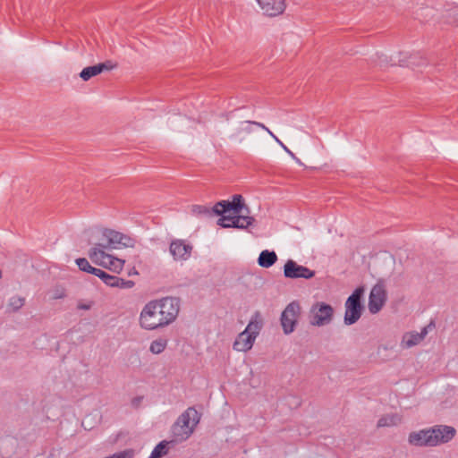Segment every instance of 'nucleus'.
<instances>
[{"instance_id":"f257e3e1","label":"nucleus","mask_w":458,"mask_h":458,"mask_svg":"<svg viewBox=\"0 0 458 458\" xmlns=\"http://www.w3.org/2000/svg\"><path fill=\"white\" fill-rule=\"evenodd\" d=\"M93 237L98 240V242H94V246L88 252L90 260L113 272H121L124 260L109 254L108 251L131 246L132 240L119 232L108 229L96 231Z\"/></svg>"},{"instance_id":"f03ea898","label":"nucleus","mask_w":458,"mask_h":458,"mask_svg":"<svg viewBox=\"0 0 458 458\" xmlns=\"http://www.w3.org/2000/svg\"><path fill=\"white\" fill-rule=\"evenodd\" d=\"M180 311V300L175 297H163L153 300L142 308L139 324L141 328L153 331L164 328L175 321Z\"/></svg>"},{"instance_id":"7ed1b4c3","label":"nucleus","mask_w":458,"mask_h":458,"mask_svg":"<svg viewBox=\"0 0 458 458\" xmlns=\"http://www.w3.org/2000/svg\"><path fill=\"white\" fill-rule=\"evenodd\" d=\"M455 429L451 426L437 425L428 428L411 432L408 442L414 446H437L451 441L455 436Z\"/></svg>"},{"instance_id":"20e7f679","label":"nucleus","mask_w":458,"mask_h":458,"mask_svg":"<svg viewBox=\"0 0 458 458\" xmlns=\"http://www.w3.org/2000/svg\"><path fill=\"white\" fill-rule=\"evenodd\" d=\"M200 415L193 407L188 408L182 412L172 427L174 441L181 442L188 439L199 424Z\"/></svg>"},{"instance_id":"39448f33","label":"nucleus","mask_w":458,"mask_h":458,"mask_svg":"<svg viewBox=\"0 0 458 458\" xmlns=\"http://www.w3.org/2000/svg\"><path fill=\"white\" fill-rule=\"evenodd\" d=\"M261 328L262 322L257 314L251 318L245 329L236 336L233 344V349L241 352H247L251 350Z\"/></svg>"},{"instance_id":"423d86ee","label":"nucleus","mask_w":458,"mask_h":458,"mask_svg":"<svg viewBox=\"0 0 458 458\" xmlns=\"http://www.w3.org/2000/svg\"><path fill=\"white\" fill-rule=\"evenodd\" d=\"M363 293V287H358L346 300L344 313V323L346 325H352L360 319L362 310L360 300Z\"/></svg>"},{"instance_id":"0eeeda50","label":"nucleus","mask_w":458,"mask_h":458,"mask_svg":"<svg viewBox=\"0 0 458 458\" xmlns=\"http://www.w3.org/2000/svg\"><path fill=\"white\" fill-rule=\"evenodd\" d=\"M334 316V309L331 305L320 301L311 306L310 323L316 327H324L331 323Z\"/></svg>"},{"instance_id":"6e6552de","label":"nucleus","mask_w":458,"mask_h":458,"mask_svg":"<svg viewBox=\"0 0 458 458\" xmlns=\"http://www.w3.org/2000/svg\"><path fill=\"white\" fill-rule=\"evenodd\" d=\"M300 314L301 306L297 301L290 302L283 310L280 322L285 335H290L295 330Z\"/></svg>"},{"instance_id":"1a4fd4ad","label":"nucleus","mask_w":458,"mask_h":458,"mask_svg":"<svg viewBox=\"0 0 458 458\" xmlns=\"http://www.w3.org/2000/svg\"><path fill=\"white\" fill-rule=\"evenodd\" d=\"M386 301V291L383 282L377 283L369 296V310L371 314L380 311Z\"/></svg>"},{"instance_id":"9d476101","label":"nucleus","mask_w":458,"mask_h":458,"mask_svg":"<svg viewBox=\"0 0 458 458\" xmlns=\"http://www.w3.org/2000/svg\"><path fill=\"white\" fill-rule=\"evenodd\" d=\"M284 276L290 279H310L315 276V271L299 265L293 259H288L284 266Z\"/></svg>"},{"instance_id":"9b49d317","label":"nucleus","mask_w":458,"mask_h":458,"mask_svg":"<svg viewBox=\"0 0 458 458\" xmlns=\"http://www.w3.org/2000/svg\"><path fill=\"white\" fill-rule=\"evenodd\" d=\"M192 245L182 239H175L170 242L169 252L176 262L188 260L192 252Z\"/></svg>"},{"instance_id":"f8f14e48","label":"nucleus","mask_w":458,"mask_h":458,"mask_svg":"<svg viewBox=\"0 0 458 458\" xmlns=\"http://www.w3.org/2000/svg\"><path fill=\"white\" fill-rule=\"evenodd\" d=\"M253 221V217L248 216H240L239 214L228 216L223 214L218 219L217 224L224 228L246 229L252 225Z\"/></svg>"},{"instance_id":"ddd939ff","label":"nucleus","mask_w":458,"mask_h":458,"mask_svg":"<svg viewBox=\"0 0 458 458\" xmlns=\"http://www.w3.org/2000/svg\"><path fill=\"white\" fill-rule=\"evenodd\" d=\"M242 208V198L241 195H233L232 201L222 200L213 207V211L216 215L226 214L233 211V214H239Z\"/></svg>"},{"instance_id":"4468645a","label":"nucleus","mask_w":458,"mask_h":458,"mask_svg":"<svg viewBox=\"0 0 458 458\" xmlns=\"http://www.w3.org/2000/svg\"><path fill=\"white\" fill-rule=\"evenodd\" d=\"M262 13L267 16H277L284 13L285 0H256Z\"/></svg>"},{"instance_id":"2eb2a0df","label":"nucleus","mask_w":458,"mask_h":458,"mask_svg":"<svg viewBox=\"0 0 458 458\" xmlns=\"http://www.w3.org/2000/svg\"><path fill=\"white\" fill-rule=\"evenodd\" d=\"M428 335V327H424L420 333L408 332L403 335L402 339V346L403 348H411L419 344Z\"/></svg>"},{"instance_id":"dca6fc26","label":"nucleus","mask_w":458,"mask_h":458,"mask_svg":"<svg viewBox=\"0 0 458 458\" xmlns=\"http://www.w3.org/2000/svg\"><path fill=\"white\" fill-rule=\"evenodd\" d=\"M277 260L276 253L273 250H262L258 258V264L264 268L271 267Z\"/></svg>"},{"instance_id":"f3484780","label":"nucleus","mask_w":458,"mask_h":458,"mask_svg":"<svg viewBox=\"0 0 458 458\" xmlns=\"http://www.w3.org/2000/svg\"><path fill=\"white\" fill-rule=\"evenodd\" d=\"M106 68V66L105 64H98L96 65L89 66L81 72L80 76L83 81H87L92 77L101 73Z\"/></svg>"},{"instance_id":"a211bd4d","label":"nucleus","mask_w":458,"mask_h":458,"mask_svg":"<svg viewBox=\"0 0 458 458\" xmlns=\"http://www.w3.org/2000/svg\"><path fill=\"white\" fill-rule=\"evenodd\" d=\"M401 416L397 413L386 414L380 418L377 421L378 427L396 426L401 422Z\"/></svg>"},{"instance_id":"6ab92c4d","label":"nucleus","mask_w":458,"mask_h":458,"mask_svg":"<svg viewBox=\"0 0 458 458\" xmlns=\"http://www.w3.org/2000/svg\"><path fill=\"white\" fill-rule=\"evenodd\" d=\"M170 444V442H167V441H161L160 443H158L155 448L152 450L150 455L148 456V458H161L163 457L164 455H165L168 452V445Z\"/></svg>"},{"instance_id":"aec40b11","label":"nucleus","mask_w":458,"mask_h":458,"mask_svg":"<svg viewBox=\"0 0 458 458\" xmlns=\"http://www.w3.org/2000/svg\"><path fill=\"white\" fill-rule=\"evenodd\" d=\"M167 346V340L163 338H158L151 342L149 346V351L153 354H160L162 353Z\"/></svg>"},{"instance_id":"412c9836","label":"nucleus","mask_w":458,"mask_h":458,"mask_svg":"<svg viewBox=\"0 0 458 458\" xmlns=\"http://www.w3.org/2000/svg\"><path fill=\"white\" fill-rule=\"evenodd\" d=\"M25 303V299L21 296L14 295L12 296L9 301L7 307L12 311H18Z\"/></svg>"},{"instance_id":"4be33fe9","label":"nucleus","mask_w":458,"mask_h":458,"mask_svg":"<svg viewBox=\"0 0 458 458\" xmlns=\"http://www.w3.org/2000/svg\"><path fill=\"white\" fill-rule=\"evenodd\" d=\"M75 262L81 271L94 275V270H97V267H92L85 258H79Z\"/></svg>"},{"instance_id":"5701e85b","label":"nucleus","mask_w":458,"mask_h":458,"mask_svg":"<svg viewBox=\"0 0 458 458\" xmlns=\"http://www.w3.org/2000/svg\"><path fill=\"white\" fill-rule=\"evenodd\" d=\"M191 211L194 215L199 216H210L212 213H214L213 209L211 210L209 208L202 205L192 206Z\"/></svg>"},{"instance_id":"b1692460","label":"nucleus","mask_w":458,"mask_h":458,"mask_svg":"<svg viewBox=\"0 0 458 458\" xmlns=\"http://www.w3.org/2000/svg\"><path fill=\"white\" fill-rule=\"evenodd\" d=\"M267 133L275 140V141L297 163H301L300 159L291 151L270 130H267Z\"/></svg>"},{"instance_id":"393cba45","label":"nucleus","mask_w":458,"mask_h":458,"mask_svg":"<svg viewBox=\"0 0 458 458\" xmlns=\"http://www.w3.org/2000/svg\"><path fill=\"white\" fill-rule=\"evenodd\" d=\"M134 452L131 449H126L118 453H115L112 455H109L106 458H133Z\"/></svg>"},{"instance_id":"a878e982","label":"nucleus","mask_w":458,"mask_h":458,"mask_svg":"<svg viewBox=\"0 0 458 458\" xmlns=\"http://www.w3.org/2000/svg\"><path fill=\"white\" fill-rule=\"evenodd\" d=\"M134 286V282L131 280H124L123 278L118 277V282L114 285V287L121 289H130Z\"/></svg>"},{"instance_id":"bb28decb","label":"nucleus","mask_w":458,"mask_h":458,"mask_svg":"<svg viewBox=\"0 0 458 458\" xmlns=\"http://www.w3.org/2000/svg\"><path fill=\"white\" fill-rule=\"evenodd\" d=\"M65 296V291L64 288L56 287L52 291V299H63Z\"/></svg>"},{"instance_id":"cd10ccee","label":"nucleus","mask_w":458,"mask_h":458,"mask_svg":"<svg viewBox=\"0 0 458 458\" xmlns=\"http://www.w3.org/2000/svg\"><path fill=\"white\" fill-rule=\"evenodd\" d=\"M117 282H118V276H112V275H109V274H108L107 276H106V280L104 281V283L107 286H110V287H114V285L116 284Z\"/></svg>"},{"instance_id":"c85d7f7f","label":"nucleus","mask_w":458,"mask_h":458,"mask_svg":"<svg viewBox=\"0 0 458 458\" xmlns=\"http://www.w3.org/2000/svg\"><path fill=\"white\" fill-rule=\"evenodd\" d=\"M254 125L251 121H244L241 123V131L250 133L251 130V126Z\"/></svg>"},{"instance_id":"c756f323","label":"nucleus","mask_w":458,"mask_h":458,"mask_svg":"<svg viewBox=\"0 0 458 458\" xmlns=\"http://www.w3.org/2000/svg\"><path fill=\"white\" fill-rule=\"evenodd\" d=\"M94 275L98 277H99L103 282L106 280V276H108L106 272L100 268H97V270H94Z\"/></svg>"},{"instance_id":"7c9ffc66","label":"nucleus","mask_w":458,"mask_h":458,"mask_svg":"<svg viewBox=\"0 0 458 458\" xmlns=\"http://www.w3.org/2000/svg\"><path fill=\"white\" fill-rule=\"evenodd\" d=\"M414 57H410L408 61H400L399 65L401 66H410L415 65V62L413 61Z\"/></svg>"},{"instance_id":"2f4dec72","label":"nucleus","mask_w":458,"mask_h":458,"mask_svg":"<svg viewBox=\"0 0 458 458\" xmlns=\"http://www.w3.org/2000/svg\"><path fill=\"white\" fill-rule=\"evenodd\" d=\"M185 121V117H182L181 115L174 116V119L171 121V123L173 124L175 122H183Z\"/></svg>"},{"instance_id":"473e14b6","label":"nucleus","mask_w":458,"mask_h":458,"mask_svg":"<svg viewBox=\"0 0 458 458\" xmlns=\"http://www.w3.org/2000/svg\"><path fill=\"white\" fill-rule=\"evenodd\" d=\"M253 124L265 130L267 132V130H269L265 124L259 123V122H253Z\"/></svg>"},{"instance_id":"72a5a7b5","label":"nucleus","mask_w":458,"mask_h":458,"mask_svg":"<svg viewBox=\"0 0 458 458\" xmlns=\"http://www.w3.org/2000/svg\"><path fill=\"white\" fill-rule=\"evenodd\" d=\"M80 308L83 309V310H89V305H81Z\"/></svg>"},{"instance_id":"f704fd0d","label":"nucleus","mask_w":458,"mask_h":458,"mask_svg":"<svg viewBox=\"0 0 458 458\" xmlns=\"http://www.w3.org/2000/svg\"><path fill=\"white\" fill-rule=\"evenodd\" d=\"M2 276H3V273H2V271L0 270V279L2 278Z\"/></svg>"}]
</instances>
